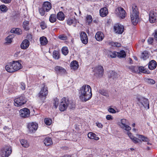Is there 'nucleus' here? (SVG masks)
<instances>
[{
  "mask_svg": "<svg viewBox=\"0 0 157 157\" xmlns=\"http://www.w3.org/2000/svg\"><path fill=\"white\" fill-rule=\"evenodd\" d=\"M79 98L82 101L90 100L92 96L91 88L88 85H84L79 90Z\"/></svg>",
  "mask_w": 157,
  "mask_h": 157,
  "instance_id": "obj_1",
  "label": "nucleus"
},
{
  "mask_svg": "<svg viewBox=\"0 0 157 157\" xmlns=\"http://www.w3.org/2000/svg\"><path fill=\"white\" fill-rule=\"evenodd\" d=\"M75 104L72 101L69 100L68 98H63L61 100L59 109L61 111L66 110L67 107L72 109L75 108Z\"/></svg>",
  "mask_w": 157,
  "mask_h": 157,
  "instance_id": "obj_2",
  "label": "nucleus"
},
{
  "mask_svg": "<svg viewBox=\"0 0 157 157\" xmlns=\"http://www.w3.org/2000/svg\"><path fill=\"white\" fill-rule=\"evenodd\" d=\"M132 11L130 15L131 21L133 24L135 25L137 24L139 19L138 9L135 4L132 5Z\"/></svg>",
  "mask_w": 157,
  "mask_h": 157,
  "instance_id": "obj_3",
  "label": "nucleus"
},
{
  "mask_svg": "<svg viewBox=\"0 0 157 157\" xmlns=\"http://www.w3.org/2000/svg\"><path fill=\"white\" fill-rule=\"evenodd\" d=\"M51 8V3L49 2H44L42 7L39 9V11L41 16H44L45 14V12H48Z\"/></svg>",
  "mask_w": 157,
  "mask_h": 157,
  "instance_id": "obj_4",
  "label": "nucleus"
},
{
  "mask_svg": "<svg viewBox=\"0 0 157 157\" xmlns=\"http://www.w3.org/2000/svg\"><path fill=\"white\" fill-rule=\"evenodd\" d=\"M137 99L138 101L137 104L141 108L143 106L147 109H149V102L147 99L142 97H138Z\"/></svg>",
  "mask_w": 157,
  "mask_h": 157,
  "instance_id": "obj_5",
  "label": "nucleus"
},
{
  "mask_svg": "<svg viewBox=\"0 0 157 157\" xmlns=\"http://www.w3.org/2000/svg\"><path fill=\"white\" fill-rule=\"evenodd\" d=\"M12 152V149L10 146H6L2 147L0 151L1 157H8Z\"/></svg>",
  "mask_w": 157,
  "mask_h": 157,
  "instance_id": "obj_6",
  "label": "nucleus"
},
{
  "mask_svg": "<svg viewBox=\"0 0 157 157\" xmlns=\"http://www.w3.org/2000/svg\"><path fill=\"white\" fill-rule=\"evenodd\" d=\"M14 105L16 106H20L24 104L26 102L24 95H21L14 100Z\"/></svg>",
  "mask_w": 157,
  "mask_h": 157,
  "instance_id": "obj_7",
  "label": "nucleus"
},
{
  "mask_svg": "<svg viewBox=\"0 0 157 157\" xmlns=\"http://www.w3.org/2000/svg\"><path fill=\"white\" fill-rule=\"evenodd\" d=\"M48 94V88L45 87L44 85V86L41 89L39 94V96L40 99L44 102L45 100L46 96Z\"/></svg>",
  "mask_w": 157,
  "mask_h": 157,
  "instance_id": "obj_8",
  "label": "nucleus"
},
{
  "mask_svg": "<svg viewBox=\"0 0 157 157\" xmlns=\"http://www.w3.org/2000/svg\"><path fill=\"white\" fill-rule=\"evenodd\" d=\"M127 120L125 119H122L121 120L120 122H119L118 124L120 127L123 129L128 131L131 130V128L128 125H126Z\"/></svg>",
  "mask_w": 157,
  "mask_h": 157,
  "instance_id": "obj_9",
  "label": "nucleus"
},
{
  "mask_svg": "<svg viewBox=\"0 0 157 157\" xmlns=\"http://www.w3.org/2000/svg\"><path fill=\"white\" fill-rule=\"evenodd\" d=\"M38 127V124L36 123H30L27 125V128L30 133H34L37 130Z\"/></svg>",
  "mask_w": 157,
  "mask_h": 157,
  "instance_id": "obj_10",
  "label": "nucleus"
},
{
  "mask_svg": "<svg viewBox=\"0 0 157 157\" xmlns=\"http://www.w3.org/2000/svg\"><path fill=\"white\" fill-rule=\"evenodd\" d=\"M94 71L95 75H98V77H101L103 74L104 69L102 66L98 65L95 67Z\"/></svg>",
  "mask_w": 157,
  "mask_h": 157,
  "instance_id": "obj_11",
  "label": "nucleus"
},
{
  "mask_svg": "<svg viewBox=\"0 0 157 157\" xmlns=\"http://www.w3.org/2000/svg\"><path fill=\"white\" fill-rule=\"evenodd\" d=\"M115 13L118 16L122 18H124L126 16V12L124 9L121 7H118L115 10Z\"/></svg>",
  "mask_w": 157,
  "mask_h": 157,
  "instance_id": "obj_12",
  "label": "nucleus"
},
{
  "mask_svg": "<svg viewBox=\"0 0 157 157\" xmlns=\"http://www.w3.org/2000/svg\"><path fill=\"white\" fill-rule=\"evenodd\" d=\"M19 113L20 116L24 118L29 117L30 113L29 110L26 108L20 109Z\"/></svg>",
  "mask_w": 157,
  "mask_h": 157,
  "instance_id": "obj_13",
  "label": "nucleus"
},
{
  "mask_svg": "<svg viewBox=\"0 0 157 157\" xmlns=\"http://www.w3.org/2000/svg\"><path fill=\"white\" fill-rule=\"evenodd\" d=\"M114 31L116 33L122 34L124 31V28L123 25L119 24H115L113 26Z\"/></svg>",
  "mask_w": 157,
  "mask_h": 157,
  "instance_id": "obj_14",
  "label": "nucleus"
},
{
  "mask_svg": "<svg viewBox=\"0 0 157 157\" xmlns=\"http://www.w3.org/2000/svg\"><path fill=\"white\" fill-rule=\"evenodd\" d=\"M156 13L154 11H150L149 15V21L150 23H154L155 22L157 19Z\"/></svg>",
  "mask_w": 157,
  "mask_h": 157,
  "instance_id": "obj_15",
  "label": "nucleus"
},
{
  "mask_svg": "<svg viewBox=\"0 0 157 157\" xmlns=\"http://www.w3.org/2000/svg\"><path fill=\"white\" fill-rule=\"evenodd\" d=\"M80 37L82 42L84 44H86L88 42V38L86 33L81 32L80 33Z\"/></svg>",
  "mask_w": 157,
  "mask_h": 157,
  "instance_id": "obj_16",
  "label": "nucleus"
},
{
  "mask_svg": "<svg viewBox=\"0 0 157 157\" xmlns=\"http://www.w3.org/2000/svg\"><path fill=\"white\" fill-rule=\"evenodd\" d=\"M20 61H13V69L14 72L19 70L22 67V66L19 62Z\"/></svg>",
  "mask_w": 157,
  "mask_h": 157,
  "instance_id": "obj_17",
  "label": "nucleus"
},
{
  "mask_svg": "<svg viewBox=\"0 0 157 157\" xmlns=\"http://www.w3.org/2000/svg\"><path fill=\"white\" fill-rule=\"evenodd\" d=\"M13 68V61L8 63L5 66L6 70L9 73L14 72Z\"/></svg>",
  "mask_w": 157,
  "mask_h": 157,
  "instance_id": "obj_18",
  "label": "nucleus"
},
{
  "mask_svg": "<svg viewBox=\"0 0 157 157\" xmlns=\"http://www.w3.org/2000/svg\"><path fill=\"white\" fill-rule=\"evenodd\" d=\"M95 37L97 40L101 41L104 39V35L103 33L101 32H98L96 33Z\"/></svg>",
  "mask_w": 157,
  "mask_h": 157,
  "instance_id": "obj_19",
  "label": "nucleus"
},
{
  "mask_svg": "<svg viewBox=\"0 0 157 157\" xmlns=\"http://www.w3.org/2000/svg\"><path fill=\"white\" fill-rule=\"evenodd\" d=\"M29 45V42L28 40L25 39L23 40L21 43V48L23 49H25L27 48Z\"/></svg>",
  "mask_w": 157,
  "mask_h": 157,
  "instance_id": "obj_20",
  "label": "nucleus"
},
{
  "mask_svg": "<svg viewBox=\"0 0 157 157\" xmlns=\"http://www.w3.org/2000/svg\"><path fill=\"white\" fill-rule=\"evenodd\" d=\"M55 70L57 73L58 74H63L66 72V71L64 69L60 66L55 67Z\"/></svg>",
  "mask_w": 157,
  "mask_h": 157,
  "instance_id": "obj_21",
  "label": "nucleus"
},
{
  "mask_svg": "<svg viewBox=\"0 0 157 157\" xmlns=\"http://www.w3.org/2000/svg\"><path fill=\"white\" fill-rule=\"evenodd\" d=\"M157 65L156 62L155 60H152L148 63V68L150 70L154 69L156 67Z\"/></svg>",
  "mask_w": 157,
  "mask_h": 157,
  "instance_id": "obj_22",
  "label": "nucleus"
},
{
  "mask_svg": "<svg viewBox=\"0 0 157 157\" xmlns=\"http://www.w3.org/2000/svg\"><path fill=\"white\" fill-rule=\"evenodd\" d=\"M117 74L115 72L112 71H110L108 74V77L109 79L115 80L117 78Z\"/></svg>",
  "mask_w": 157,
  "mask_h": 157,
  "instance_id": "obj_23",
  "label": "nucleus"
},
{
  "mask_svg": "<svg viewBox=\"0 0 157 157\" xmlns=\"http://www.w3.org/2000/svg\"><path fill=\"white\" fill-rule=\"evenodd\" d=\"M108 11L106 7H104L101 8L100 10V14L102 17H105L108 14Z\"/></svg>",
  "mask_w": 157,
  "mask_h": 157,
  "instance_id": "obj_24",
  "label": "nucleus"
},
{
  "mask_svg": "<svg viewBox=\"0 0 157 157\" xmlns=\"http://www.w3.org/2000/svg\"><path fill=\"white\" fill-rule=\"evenodd\" d=\"M71 69L74 70L77 69L78 67V62L76 60L71 62L70 64Z\"/></svg>",
  "mask_w": 157,
  "mask_h": 157,
  "instance_id": "obj_25",
  "label": "nucleus"
},
{
  "mask_svg": "<svg viewBox=\"0 0 157 157\" xmlns=\"http://www.w3.org/2000/svg\"><path fill=\"white\" fill-rule=\"evenodd\" d=\"M40 44L42 46L45 45L48 43V40L47 38L44 36L40 37Z\"/></svg>",
  "mask_w": 157,
  "mask_h": 157,
  "instance_id": "obj_26",
  "label": "nucleus"
},
{
  "mask_svg": "<svg viewBox=\"0 0 157 157\" xmlns=\"http://www.w3.org/2000/svg\"><path fill=\"white\" fill-rule=\"evenodd\" d=\"M11 33H16L17 35H21L22 33V30L19 28H13L11 31Z\"/></svg>",
  "mask_w": 157,
  "mask_h": 157,
  "instance_id": "obj_27",
  "label": "nucleus"
},
{
  "mask_svg": "<svg viewBox=\"0 0 157 157\" xmlns=\"http://www.w3.org/2000/svg\"><path fill=\"white\" fill-rule=\"evenodd\" d=\"M88 137L89 138L91 139H94L96 140H98L99 138L96 136V135L92 132H90L88 134Z\"/></svg>",
  "mask_w": 157,
  "mask_h": 157,
  "instance_id": "obj_28",
  "label": "nucleus"
},
{
  "mask_svg": "<svg viewBox=\"0 0 157 157\" xmlns=\"http://www.w3.org/2000/svg\"><path fill=\"white\" fill-rule=\"evenodd\" d=\"M67 24L70 25H74V26H75L76 24V20L75 18H69L67 20Z\"/></svg>",
  "mask_w": 157,
  "mask_h": 157,
  "instance_id": "obj_29",
  "label": "nucleus"
},
{
  "mask_svg": "<svg viewBox=\"0 0 157 157\" xmlns=\"http://www.w3.org/2000/svg\"><path fill=\"white\" fill-rule=\"evenodd\" d=\"M44 144L46 146H49L52 144V139L50 138H46L44 140Z\"/></svg>",
  "mask_w": 157,
  "mask_h": 157,
  "instance_id": "obj_30",
  "label": "nucleus"
},
{
  "mask_svg": "<svg viewBox=\"0 0 157 157\" xmlns=\"http://www.w3.org/2000/svg\"><path fill=\"white\" fill-rule=\"evenodd\" d=\"M20 141L21 145L24 147H28L29 146V143L25 140L22 139Z\"/></svg>",
  "mask_w": 157,
  "mask_h": 157,
  "instance_id": "obj_31",
  "label": "nucleus"
},
{
  "mask_svg": "<svg viewBox=\"0 0 157 157\" xmlns=\"http://www.w3.org/2000/svg\"><path fill=\"white\" fill-rule=\"evenodd\" d=\"M57 19L61 21H63L64 19V15L62 12H59L57 14Z\"/></svg>",
  "mask_w": 157,
  "mask_h": 157,
  "instance_id": "obj_32",
  "label": "nucleus"
},
{
  "mask_svg": "<svg viewBox=\"0 0 157 157\" xmlns=\"http://www.w3.org/2000/svg\"><path fill=\"white\" fill-rule=\"evenodd\" d=\"M126 68L133 73H135L137 71V67L133 66H127Z\"/></svg>",
  "mask_w": 157,
  "mask_h": 157,
  "instance_id": "obj_33",
  "label": "nucleus"
},
{
  "mask_svg": "<svg viewBox=\"0 0 157 157\" xmlns=\"http://www.w3.org/2000/svg\"><path fill=\"white\" fill-rule=\"evenodd\" d=\"M137 136L138 138L140 139L141 141V140L142 141L144 142H149V140L148 138L142 135H137Z\"/></svg>",
  "mask_w": 157,
  "mask_h": 157,
  "instance_id": "obj_34",
  "label": "nucleus"
},
{
  "mask_svg": "<svg viewBox=\"0 0 157 157\" xmlns=\"http://www.w3.org/2000/svg\"><path fill=\"white\" fill-rule=\"evenodd\" d=\"M117 56L120 58H124L126 56V53L124 50L121 51L120 52H117Z\"/></svg>",
  "mask_w": 157,
  "mask_h": 157,
  "instance_id": "obj_35",
  "label": "nucleus"
},
{
  "mask_svg": "<svg viewBox=\"0 0 157 157\" xmlns=\"http://www.w3.org/2000/svg\"><path fill=\"white\" fill-rule=\"evenodd\" d=\"M107 53L108 56L112 58H115L117 56V52H116L109 51L107 52Z\"/></svg>",
  "mask_w": 157,
  "mask_h": 157,
  "instance_id": "obj_36",
  "label": "nucleus"
},
{
  "mask_svg": "<svg viewBox=\"0 0 157 157\" xmlns=\"http://www.w3.org/2000/svg\"><path fill=\"white\" fill-rule=\"evenodd\" d=\"M140 58L144 60L148 58V56L147 52L146 51H144L142 52Z\"/></svg>",
  "mask_w": 157,
  "mask_h": 157,
  "instance_id": "obj_37",
  "label": "nucleus"
},
{
  "mask_svg": "<svg viewBox=\"0 0 157 157\" xmlns=\"http://www.w3.org/2000/svg\"><path fill=\"white\" fill-rule=\"evenodd\" d=\"M29 21H24L23 24V26L24 29L26 30H28L29 29Z\"/></svg>",
  "mask_w": 157,
  "mask_h": 157,
  "instance_id": "obj_38",
  "label": "nucleus"
},
{
  "mask_svg": "<svg viewBox=\"0 0 157 157\" xmlns=\"http://www.w3.org/2000/svg\"><path fill=\"white\" fill-rule=\"evenodd\" d=\"M56 20V16L55 14H52L49 17V21L51 23H54Z\"/></svg>",
  "mask_w": 157,
  "mask_h": 157,
  "instance_id": "obj_39",
  "label": "nucleus"
},
{
  "mask_svg": "<svg viewBox=\"0 0 157 157\" xmlns=\"http://www.w3.org/2000/svg\"><path fill=\"white\" fill-rule=\"evenodd\" d=\"M99 93L101 95L106 97L109 96V94L108 92L105 90L104 89L100 90L99 91Z\"/></svg>",
  "mask_w": 157,
  "mask_h": 157,
  "instance_id": "obj_40",
  "label": "nucleus"
},
{
  "mask_svg": "<svg viewBox=\"0 0 157 157\" xmlns=\"http://www.w3.org/2000/svg\"><path fill=\"white\" fill-rule=\"evenodd\" d=\"M14 37L13 34L9 36L6 38V40L7 41V43H11L12 42L13 38Z\"/></svg>",
  "mask_w": 157,
  "mask_h": 157,
  "instance_id": "obj_41",
  "label": "nucleus"
},
{
  "mask_svg": "<svg viewBox=\"0 0 157 157\" xmlns=\"http://www.w3.org/2000/svg\"><path fill=\"white\" fill-rule=\"evenodd\" d=\"M53 56L56 59H58L59 58V52L57 51H54L53 52Z\"/></svg>",
  "mask_w": 157,
  "mask_h": 157,
  "instance_id": "obj_42",
  "label": "nucleus"
},
{
  "mask_svg": "<svg viewBox=\"0 0 157 157\" xmlns=\"http://www.w3.org/2000/svg\"><path fill=\"white\" fill-rule=\"evenodd\" d=\"M62 52L63 54L66 56L68 53V48L66 47H64L62 49Z\"/></svg>",
  "mask_w": 157,
  "mask_h": 157,
  "instance_id": "obj_43",
  "label": "nucleus"
},
{
  "mask_svg": "<svg viewBox=\"0 0 157 157\" xmlns=\"http://www.w3.org/2000/svg\"><path fill=\"white\" fill-rule=\"evenodd\" d=\"M0 10L3 13H5L8 10L7 7L4 5H2L0 6Z\"/></svg>",
  "mask_w": 157,
  "mask_h": 157,
  "instance_id": "obj_44",
  "label": "nucleus"
},
{
  "mask_svg": "<svg viewBox=\"0 0 157 157\" xmlns=\"http://www.w3.org/2000/svg\"><path fill=\"white\" fill-rule=\"evenodd\" d=\"M59 101V100L57 98H56L54 99L53 100V106H54L55 108L56 109L58 105Z\"/></svg>",
  "mask_w": 157,
  "mask_h": 157,
  "instance_id": "obj_45",
  "label": "nucleus"
},
{
  "mask_svg": "<svg viewBox=\"0 0 157 157\" xmlns=\"http://www.w3.org/2000/svg\"><path fill=\"white\" fill-rule=\"evenodd\" d=\"M145 81L147 83L151 84H153L155 83V81L153 79L147 78L145 79Z\"/></svg>",
  "mask_w": 157,
  "mask_h": 157,
  "instance_id": "obj_46",
  "label": "nucleus"
},
{
  "mask_svg": "<svg viewBox=\"0 0 157 157\" xmlns=\"http://www.w3.org/2000/svg\"><path fill=\"white\" fill-rule=\"evenodd\" d=\"M138 69L139 71L142 73H148V71H147V70L143 67L140 66L139 67Z\"/></svg>",
  "mask_w": 157,
  "mask_h": 157,
  "instance_id": "obj_47",
  "label": "nucleus"
},
{
  "mask_svg": "<svg viewBox=\"0 0 157 157\" xmlns=\"http://www.w3.org/2000/svg\"><path fill=\"white\" fill-rule=\"evenodd\" d=\"M86 20L87 22L89 24H90L92 21L93 19L92 16L90 15H88L86 17Z\"/></svg>",
  "mask_w": 157,
  "mask_h": 157,
  "instance_id": "obj_48",
  "label": "nucleus"
},
{
  "mask_svg": "<svg viewBox=\"0 0 157 157\" xmlns=\"http://www.w3.org/2000/svg\"><path fill=\"white\" fill-rule=\"evenodd\" d=\"M110 45L113 46H116L117 47H119L121 46V44L117 42H111L109 43Z\"/></svg>",
  "mask_w": 157,
  "mask_h": 157,
  "instance_id": "obj_49",
  "label": "nucleus"
},
{
  "mask_svg": "<svg viewBox=\"0 0 157 157\" xmlns=\"http://www.w3.org/2000/svg\"><path fill=\"white\" fill-rule=\"evenodd\" d=\"M45 123L48 125H50L52 123V120L48 118H45L44 120Z\"/></svg>",
  "mask_w": 157,
  "mask_h": 157,
  "instance_id": "obj_50",
  "label": "nucleus"
},
{
  "mask_svg": "<svg viewBox=\"0 0 157 157\" xmlns=\"http://www.w3.org/2000/svg\"><path fill=\"white\" fill-rule=\"evenodd\" d=\"M40 26L42 29H44L47 27V25L44 21H41L40 23Z\"/></svg>",
  "mask_w": 157,
  "mask_h": 157,
  "instance_id": "obj_51",
  "label": "nucleus"
},
{
  "mask_svg": "<svg viewBox=\"0 0 157 157\" xmlns=\"http://www.w3.org/2000/svg\"><path fill=\"white\" fill-rule=\"evenodd\" d=\"M131 140L135 144H136L139 143V141H141L140 140L136 137L131 138Z\"/></svg>",
  "mask_w": 157,
  "mask_h": 157,
  "instance_id": "obj_52",
  "label": "nucleus"
},
{
  "mask_svg": "<svg viewBox=\"0 0 157 157\" xmlns=\"http://www.w3.org/2000/svg\"><path fill=\"white\" fill-rule=\"evenodd\" d=\"M26 38L29 41H31L32 40L33 36L31 34H28Z\"/></svg>",
  "mask_w": 157,
  "mask_h": 157,
  "instance_id": "obj_53",
  "label": "nucleus"
},
{
  "mask_svg": "<svg viewBox=\"0 0 157 157\" xmlns=\"http://www.w3.org/2000/svg\"><path fill=\"white\" fill-rule=\"evenodd\" d=\"M21 88L23 90H24L25 89V85L24 83L21 82Z\"/></svg>",
  "mask_w": 157,
  "mask_h": 157,
  "instance_id": "obj_54",
  "label": "nucleus"
},
{
  "mask_svg": "<svg viewBox=\"0 0 157 157\" xmlns=\"http://www.w3.org/2000/svg\"><path fill=\"white\" fill-rule=\"evenodd\" d=\"M108 111L110 113H115L116 112V111L113 109L112 108H109L108 109Z\"/></svg>",
  "mask_w": 157,
  "mask_h": 157,
  "instance_id": "obj_55",
  "label": "nucleus"
},
{
  "mask_svg": "<svg viewBox=\"0 0 157 157\" xmlns=\"http://www.w3.org/2000/svg\"><path fill=\"white\" fill-rule=\"evenodd\" d=\"M153 38L152 37L149 38L148 40L147 41L149 44H152L153 42Z\"/></svg>",
  "mask_w": 157,
  "mask_h": 157,
  "instance_id": "obj_56",
  "label": "nucleus"
},
{
  "mask_svg": "<svg viewBox=\"0 0 157 157\" xmlns=\"http://www.w3.org/2000/svg\"><path fill=\"white\" fill-rule=\"evenodd\" d=\"M59 38L60 39L62 40H65L67 38V37L64 35H59Z\"/></svg>",
  "mask_w": 157,
  "mask_h": 157,
  "instance_id": "obj_57",
  "label": "nucleus"
},
{
  "mask_svg": "<svg viewBox=\"0 0 157 157\" xmlns=\"http://www.w3.org/2000/svg\"><path fill=\"white\" fill-rule=\"evenodd\" d=\"M106 119L108 120H110L113 119V117L111 115H108L106 116Z\"/></svg>",
  "mask_w": 157,
  "mask_h": 157,
  "instance_id": "obj_58",
  "label": "nucleus"
},
{
  "mask_svg": "<svg viewBox=\"0 0 157 157\" xmlns=\"http://www.w3.org/2000/svg\"><path fill=\"white\" fill-rule=\"evenodd\" d=\"M154 35V38L156 40H157V29L155 30V33L153 34Z\"/></svg>",
  "mask_w": 157,
  "mask_h": 157,
  "instance_id": "obj_59",
  "label": "nucleus"
},
{
  "mask_svg": "<svg viewBox=\"0 0 157 157\" xmlns=\"http://www.w3.org/2000/svg\"><path fill=\"white\" fill-rule=\"evenodd\" d=\"M96 124L97 126L99 128H102L103 125L101 123H99V122H97L96 123Z\"/></svg>",
  "mask_w": 157,
  "mask_h": 157,
  "instance_id": "obj_60",
  "label": "nucleus"
},
{
  "mask_svg": "<svg viewBox=\"0 0 157 157\" xmlns=\"http://www.w3.org/2000/svg\"><path fill=\"white\" fill-rule=\"evenodd\" d=\"M1 1L5 3H8L11 2V0H0Z\"/></svg>",
  "mask_w": 157,
  "mask_h": 157,
  "instance_id": "obj_61",
  "label": "nucleus"
},
{
  "mask_svg": "<svg viewBox=\"0 0 157 157\" xmlns=\"http://www.w3.org/2000/svg\"><path fill=\"white\" fill-rule=\"evenodd\" d=\"M128 134L129 136V137L131 139V138H133V137H134L132 135V134L131 133V132H128Z\"/></svg>",
  "mask_w": 157,
  "mask_h": 157,
  "instance_id": "obj_62",
  "label": "nucleus"
},
{
  "mask_svg": "<svg viewBox=\"0 0 157 157\" xmlns=\"http://www.w3.org/2000/svg\"><path fill=\"white\" fill-rule=\"evenodd\" d=\"M63 157H72L71 156L68 155H64Z\"/></svg>",
  "mask_w": 157,
  "mask_h": 157,
  "instance_id": "obj_63",
  "label": "nucleus"
},
{
  "mask_svg": "<svg viewBox=\"0 0 157 157\" xmlns=\"http://www.w3.org/2000/svg\"><path fill=\"white\" fill-rule=\"evenodd\" d=\"M129 60H130V63H132V59L131 58H129Z\"/></svg>",
  "mask_w": 157,
  "mask_h": 157,
  "instance_id": "obj_64",
  "label": "nucleus"
}]
</instances>
